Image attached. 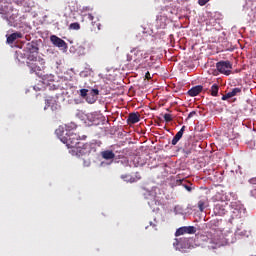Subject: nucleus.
Returning <instances> with one entry per match:
<instances>
[{
  "mask_svg": "<svg viewBox=\"0 0 256 256\" xmlns=\"http://www.w3.org/2000/svg\"><path fill=\"white\" fill-rule=\"evenodd\" d=\"M86 17L91 21V31H94L95 33L101 31V23H99V19L96 18L95 20V16L93 14H88Z\"/></svg>",
  "mask_w": 256,
  "mask_h": 256,
  "instance_id": "obj_11",
  "label": "nucleus"
},
{
  "mask_svg": "<svg viewBox=\"0 0 256 256\" xmlns=\"http://www.w3.org/2000/svg\"><path fill=\"white\" fill-rule=\"evenodd\" d=\"M227 99H229V98L227 97L226 94L222 96V101H227Z\"/></svg>",
  "mask_w": 256,
  "mask_h": 256,
  "instance_id": "obj_36",
  "label": "nucleus"
},
{
  "mask_svg": "<svg viewBox=\"0 0 256 256\" xmlns=\"http://www.w3.org/2000/svg\"><path fill=\"white\" fill-rule=\"evenodd\" d=\"M127 61H133V58L129 54L127 55Z\"/></svg>",
  "mask_w": 256,
  "mask_h": 256,
  "instance_id": "obj_37",
  "label": "nucleus"
},
{
  "mask_svg": "<svg viewBox=\"0 0 256 256\" xmlns=\"http://www.w3.org/2000/svg\"><path fill=\"white\" fill-rule=\"evenodd\" d=\"M194 115H197V112H195V111L190 112V113L188 114L187 119H191V117H194Z\"/></svg>",
  "mask_w": 256,
  "mask_h": 256,
  "instance_id": "obj_32",
  "label": "nucleus"
},
{
  "mask_svg": "<svg viewBox=\"0 0 256 256\" xmlns=\"http://www.w3.org/2000/svg\"><path fill=\"white\" fill-rule=\"evenodd\" d=\"M13 12V8L9 5L0 6V15L6 21H15L17 19V14H11Z\"/></svg>",
  "mask_w": 256,
  "mask_h": 256,
  "instance_id": "obj_6",
  "label": "nucleus"
},
{
  "mask_svg": "<svg viewBox=\"0 0 256 256\" xmlns=\"http://www.w3.org/2000/svg\"><path fill=\"white\" fill-rule=\"evenodd\" d=\"M209 1H211V0H198V5H200V7H203V6L207 5V3H209Z\"/></svg>",
  "mask_w": 256,
  "mask_h": 256,
  "instance_id": "obj_30",
  "label": "nucleus"
},
{
  "mask_svg": "<svg viewBox=\"0 0 256 256\" xmlns=\"http://www.w3.org/2000/svg\"><path fill=\"white\" fill-rule=\"evenodd\" d=\"M89 95H91L92 97H96L97 95H99V89H92L89 93Z\"/></svg>",
  "mask_w": 256,
  "mask_h": 256,
  "instance_id": "obj_28",
  "label": "nucleus"
},
{
  "mask_svg": "<svg viewBox=\"0 0 256 256\" xmlns=\"http://www.w3.org/2000/svg\"><path fill=\"white\" fill-rule=\"evenodd\" d=\"M217 71L223 75H231L233 64L230 61H220L216 64Z\"/></svg>",
  "mask_w": 256,
  "mask_h": 256,
  "instance_id": "obj_7",
  "label": "nucleus"
},
{
  "mask_svg": "<svg viewBox=\"0 0 256 256\" xmlns=\"http://www.w3.org/2000/svg\"><path fill=\"white\" fill-rule=\"evenodd\" d=\"M185 126H182L181 129L176 133V135L172 139V145H177L179 141H181V138L183 137V134L185 133Z\"/></svg>",
  "mask_w": 256,
  "mask_h": 256,
  "instance_id": "obj_15",
  "label": "nucleus"
},
{
  "mask_svg": "<svg viewBox=\"0 0 256 256\" xmlns=\"http://www.w3.org/2000/svg\"><path fill=\"white\" fill-rule=\"evenodd\" d=\"M183 187L186 189V191H188L189 193H191V191H193V188L187 184H182Z\"/></svg>",
  "mask_w": 256,
  "mask_h": 256,
  "instance_id": "obj_31",
  "label": "nucleus"
},
{
  "mask_svg": "<svg viewBox=\"0 0 256 256\" xmlns=\"http://www.w3.org/2000/svg\"><path fill=\"white\" fill-rule=\"evenodd\" d=\"M27 51H29V55H36L39 51V47H37V44L35 42L28 43L26 46Z\"/></svg>",
  "mask_w": 256,
  "mask_h": 256,
  "instance_id": "obj_16",
  "label": "nucleus"
},
{
  "mask_svg": "<svg viewBox=\"0 0 256 256\" xmlns=\"http://www.w3.org/2000/svg\"><path fill=\"white\" fill-rule=\"evenodd\" d=\"M50 41L51 43H53V45H55V47H59L62 49H66L67 47V42H65V40L59 38L58 36L52 35L50 37Z\"/></svg>",
  "mask_w": 256,
  "mask_h": 256,
  "instance_id": "obj_13",
  "label": "nucleus"
},
{
  "mask_svg": "<svg viewBox=\"0 0 256 256\" xmlns=\"http://www.w3.org/2000/svg\"><path fill=\"white\" fill-rule=\"evenodd\" d=\"M69 29L79 31V29H81V25L78 22H74L69 25Z\"/></svg>",
  "mask_w": 256,
  "mask_h": 256,
  "instance_id": "obj_23",
  "label": "nucleus"
},
{
  "mask_svg": "<svg viewBox=\"0 0 256 256\" xmlns=\"http://www.w3.org/2000/svg\"><path fill=\"white\" fill-rule=\"evenodd\" d=\"M197 207H198L199 211H201V213H203V211H205V201L204 200L198 201Z\"/></svg>",
  "mask_w": 256,
  "mask_h": 256,
  "instance_id": "obj_25",
  "label": "nucleus"
},
{
  "mask_svg": "<svg viewBox=\"0 0 256 256\" xmlns=\"http://www.w3.org/2000/svg\"><path fill=\"white\" fill-rule=\"evenodd\" d=\"M210 93L212 97H217V95H219V86L217 84H213L211 86Z\"/></svg>",
  "mask_w": 256,
  "mask_h": 256,
  "instance_id": "obj_21",
  "label": "nucleus"
},
{
  "mask_svg": "<svg viewBox=\"0 0 256 256\" xmlns=\"http://www.w3.org/2000/svg\"><path fill=\"white\" fill-rule=\"evenodd\" d=\"M75 129H77V125H75V123H70L67 125L65 136L61 138V142L64 143L68 149H72V151H77V147L81 145V141L79 140L84 141V139H87L86 135L81 137L79 134L75 133Z\"/></svg>",
  "mask_w": 256,
  "mask_h": 256,
  "instance_id": "obj_1",
  "label": "nucleus"
},
{
  "mask_svg": "<svg viewBox=\"0 0 256 256\" xmlns=\"http://www.w3.org/2000/svg\"><path fill=\"white\" fill-rule=\"evenodd\" d=\"M228 139H231V140L235 139V136L234 137L228 136Z\"/></svg>",
  "mask_w": 256,
  "mask_h": 256,
  "instance_id": "obj_39",
  "label": "nucleus"
},
{
  "mask_svg": "<svg viewBox=\"0 0 256 256\" xmlns=\"http://www.w3.org/2000/svg\"><path fill=\"white\" fill-rule=\"evenodd\" d=\"M196 231L197 230L194 226H184L176 230L175 236L181 237V235H185V233H188V235H193V233H196Z\"/></svg>",
  "mask_w": 256,
  "mask_h": 256,
  "instance_id": "obj_10",
  "label": "nucleus"
},
{
  "mask_svg": "<svg viewBox=\"0 0 256 256\" xmlns=\"http://www.w3.org/2000/svg\"><path fill=\"white\" fill-rule=\"evenodd\" d=\"M164 121H166V123H171V121H173L171 114H164Z\"/></svg>",
  "mask_w": 256,
  "mask_h": 256,
  "instance_id": "obj_27",
  "label": "nucleus"
},
{
  "mask_svg": "<svg viewBox=\"0 0 256 256\" xmlns=\"http://www.w3.org/2000/svg\"><path fill=\"white\" fill-rule=\"evenodd\" d=\"M235 234L239 235L240 237H249V232L243 229V227L237 228Z\"/></svg>",
  "mask_w": 256,
  "mask_h": 256,
  "instance_id": "obj_20",
  "label": "nucleus"
},
{
  "mask_svg": "<svg viewBox=\"0 0 256 256\" xmlns=\"http://www.w3.org/2000/svg\"><path fill=\"white\" fill-rule=\"evenodd\" d=\"M95 147V143L81 142V145L77 147V150H71V153L72 155H77L78 157H81V155H89V153H95L97 151Z\"/></svg>",
  "mask_w": 256,
  "mask_h": 256,
  "instance_id": "obj_5",
  "label": "nucleus"
},
{
  "mask_svg": "<svg viewBox=\"0 0 256 256\" xmlns=\"http://www.w3.org/2000/svg\"><path fill=\"white\" fill-rule=\"evenodd\" d=\"M26 65L30 73L39 75V72L45 69V59L38 57L36 54H28Z\"/></svg>",
  "mask_w": 256,
  "mask_h": 256,
  "instance_id": "obj_4",
  "label": "nucleus"
},
{
  "mask_svg": "<svg viewBox=\"0 0 256 256\" xmlns=\"http://www.w3.org/2000/svg\"><path fill=\"white\" fill-rule=\"evenodd\" d=\"M103 159H106V161H109L111 159H115V153L112 150H106L102 152Z\"/></svg>",
  "mask_w": 256,
  "mask_h": 256,
  "instance_id": "obj_19",
  "label": "nucleus"
},
{
  "mask_svg": "<svg viewBox=\"0 0 256 256\" xmlns=\"http://www.w3.org/2000/svg\"><path fill=\"white\" fill-rule=\"evenodd\" d=\"M225 236L226 235L223 233V230L217 226L210 228V230L206 232L209 249H218V247H223V245H225Z\"/></svg>",
  "mask_w": 256,
  "mask_h": 256,
  "instance_id": "obj_2",
  "label": "nucleus"
},
{
  "mask_svg": "<svg viewBox=\"0 0 256 256\" xmlns=\"http://www.w3.org/2000/svg\"><path fill=\"white\" fill-rule=\"evenodd\" d=\"M174 209H175V211H177V207H175Z\"/></svg>",
  "mask_w": 256,
  "mask_h": 256,
  "instance_id": "obj_40",
  "label": "nucleus"
},
{
  "mask_svg": "<svg viewBox=\"0 0 256 256\" xmlns=\"http://www.w3.org/2000/svg\"><path fill=\"white\" fill-rule=\"evenodd\" d=\"M226 97H228V99H231V97H234L233 92L226 93Z\"/></svg>",
  "mask_w": 256,
  "mask_h": 256,
  "instance_id": "obj_34",
  "label": "nucleus"
},
{
  "mask_svg": "<svg viewBox=\"0 0 256 256\" xmlns=\"http://www.w3.org/2000/svg\"><path fill=\"white\" fill-rule=\"evenodd\" d=\"M226 97H228V99H231V97H234L233 92L226 93Z\"/></svg>",
  "mask_w": 256,
  "mask_h": 256,
  "instance_id": "obj_33",
  "label": "nucleus"
},
{
  "mask_svg": "<svg viewBox=\"0 0 256 256\" xmlns=\"http://www.w3.org/2000/svg\"><path fill=\"white\" fill-rule=\"evenodd\" d=\"M214 209L213 212L215 215L223 216L227 213V207H229V198L223 192H218L213 197Z\"/></svg>",
  "mask_w": 256,
  "mask_h": 256,
  "instance_id": "obj_3",
  "label": "nucleus"
},
{
  "mask_svg": "<svg viewBox=\"0 0 256 256\" xmlns=\"http://www.w3.org/2000/svg\"><path fill=\"white\" fill-rule=\"evenodd\" d=\"M89 93V90L88 89H81L80 90V96L83 98V99H87L88 97V94Z\"/></svg>",
  "mask_w": 256,
  "mask_h": 256,
  "instance_id": "obj_26",
  "label": "nucleus"
},
{
  "mask_svg": "<svg viewBox=\"0 0 256 256\" xmlns=\"http://www.w3.org/2000/svg\"><path fill=\"white\" fill-rule=\"evenodd\" d=\"M121 179L126 181V183H137V181L141 179V174H139V172H136L134 176L131 174H124L121 176Z\"/></svg>",
  "mask_w": 256,
  "mask_h": 256,
  "instance_id": "obj_12",
  "label": "nucleus"
},
{
  "mask_svg": "<svg viewBox=\"0 0 256 256\" xmlns=\"http://www.w3.org/2000/svg\"><path fill=\"white\" fill-rule=\"evenodd\" d=\"M135 51H136V53H141V50H137V49H133V50L131 51V53H135Z\"/></svg>",
  "mask_w": 256,
  "mask_h": 256,
  "instance_id": "obj_38",
  "label": "nucleus"
},
{
  "mask_svg": "<svg viewBox=\"0 0 256 256\" xmlns=\"http://www.w3.org/2000/svg\"><path fill=\"white\" fill-rule=\"evenodd\" d=\"M201 91H203V86L201 85H197L192 87L189 91H188V95L190 97H197V95H199V93H201Z\"/></svg>",
  "mask_w": 256,
  "mask_h": 256,
  "instance_id": "obj_17",
  "label": "nucleus"
},
{
  "mask_svg": "<svg viewBox=\"0 0 256 256\" xmlns=\"http://www.w3.org/2000/svg\"><path fill=\"white\" fill-rule=\"evenodd\" d=\"M241 91H242L241 88H234V89H232L231 93L235 97L236 95H239V93H241Z\"/></svg>",
  "mask_w": 256,
  "mask_h": 256,
  "instance_id": "obj_29",
  "label": "nucleus"
},
{
  "mask_svg": "<svg viewBox=\"0 0 256 256\" xmlns=\"http://www.w3.org/2000/svg\"><path fill=\"white\" fill-rule=\"evenodd\" d=\"M17 39H23V34L21 32L12 33L7 37V43H15Z\"/></svg>",
  "mask_w": 256,
  "mask_h": 256,
  "instance_id": "obj_18",
  "label": "nucleus"
},
{
  "mask_svg": "<svg viewBox=\"0 0 256 256\" xmlns=\"http://www.w3.org/2000/svg\"><path fill=\"white\" fill-rule=\"evenodd\" d=\"M56 135L59 137L60 141H61V138L62 137H65L64 136V133H65V130H63V127H59L56 129L55 131Z\"/></svg>",
  "mask_w": 256,
  "mask_h": 256,
  "instance_id": "obj_22",
  "label": "nucleus"
},
{
  "mask_svg": "<svg viewBox=\"0 0 256 256\" xmlns=\"http://www.w3.org/2000/svg\"><path fill=\"white\" fill-rule=\"evenodd\" d=\"M86 101L90 105H93V103H95V101H97V98L95 96H91L90 94H88V96L86 97Z\"/></svg>",
  "mask_w": 256,
  "mask_h": 256,
  "instance_id": "obj_24",
  "label": "nucleus"
},
{
  "mask_svg": "<svg viewBox=\"0 0 256 256\" xmlns=\"http://www.w3.org/2000/svg\"><path fill=\"white\" fill-rule=\"evenodd\" d=\"M145 77H146V79H151V73L146 72Z\"/></svg>",
  "mask_w": 256,
  "mask_h": 256,
  "instance_id": "obj_35",
  "label": "nucleus"
},
{
  "mask_svg": "<svg viewBox=\"0 0 256 256\" xmlns=\"http://www.w3.org/2000/svg\"><path fill=\"white\" fill-rule=\"evenodd\" d=\"M141 121V115L139 113H130L127 118L128 125H135V123H139Z\"/></svg>",
  "mask_w": 256,
  "mask_h": 256,
  "instance_id": "obj_14",
  "label": "nucleus"
},
{
  "mask_svg": "<svg viewBox=\"0 0 256 256\" xmlns=\"http://www.w3.org/2000/svg\"><path fill=\"white\" fill-rule=\"evenodd\" d=\"M244 211H245V209H243V207H241V206H239L238 208H235L232 211L231 218L229 219V223H231V224L237 223V221H239L243 217Z\"/></svg>",
  "mask_w": 256,
  "mask_h": 256,
  "instance_id": "obj_9",
  "label": "nucleus"
},
{
  "mask_svg": "<svg viewBox=\"0 0 256 256\" xmlns=\"http://www.w3.org/2000/svg\"><path fill=\"white\" fill-rule=\"evenodd\" d=\"M50 107L52 111H59L61 109V106L59 105V102H57V98L53 96H48L45 99V107L44 109H47Z\"/></svg>",
  "mask_w": 256,
  "mask_h": 256,
  "instance_id": "obj_8",
  "label": "nucleus"
}]
</instances>
